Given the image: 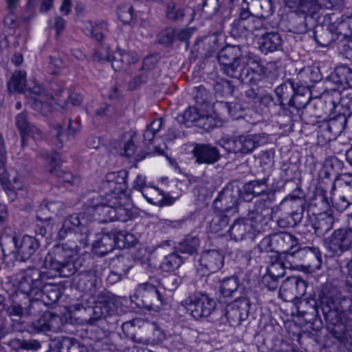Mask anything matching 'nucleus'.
Masks as SVG:
<instances>
[{
    "label": "nucleus",
    "instance_id": "25",
    "mask_svg": "<svg viewBox=\"0 0 352 352\" xmlns=\"http://www.w3.org/2000/svg\"><path fill=\"white\" fill-rule=\"evenodd\" d=\"M55 135L58 142L56 143L58 147H62L63 142H65L74 138L75 135L80 130V121L69 120L67 130L60 124L54 126Z\"/></svg>",
    "mask_w": 352,
    "mask_h": 352
},
{
    "label": "nucleus",
    "instance_id": "30",
    "mask_svg": "<svg viewBox=\"0 0 352 352\" xmlns=\"http://www.w3.org/2000/svg\"><path fill=\"white\" fill-rule=\"evenodd\" d=\"M114 240L113 232L103 234L100 239L95 241L92 244L94 252L100 256H103L111 252L116 248Z\"/></svg>",
    "mask_w": 352,
    "mask_h": 352
},
{
    "label": "nucleus",
    "instance_id": "14",
    "mask_svg": "<svg viewBox=\"0 0 352 352\" xmlns=\"http://www.w3.org/2000/svg\"><path fill=\"white\" fill-rule=\"evenodd\" d=\"M138 292L141 298V302L138 303V306L142 308L157 311L163 304L162 295L152 284L145 283L140 285Z\"/></svg>",
    "mask_w": 352,
    "mask_h": 352
},
{
    "label": "nucleus",
    "instance_id": "17",
    "mask_svg": "<svg viewBox=\"0 0 352 352\" xmlns=\"http://www.w3.org/2000/svg\"><path fill=\"white\" fill-rule=\"evenodd\" d=\"M307 283L298 276L287 278L280 287V295L286 301L300 298L306 293Z\"/></svg>",
    "mask_w": 352,
    "mask_h": 352
},
{
    "label": "nucleus",
    "instance_id": "13",
    "mask_svg": "<svg viewBox=\"0 0 352 352\" xmlns=\"http://www.w3.org/2000/svg\"><path fill=\"white\" fill-rule=\"evenodd\" d=\"M250 302L245 297L236 298L226 307V316L230 325L236 327L245 320L250 311Z\"/></svg>",
    "mask_w": 352,
    "mask_h": 352
},
{
    "label": "nucleus",
    "instance_id": "7",
    "mask_svg": "<svg viewBox=\"0 0 352 352\" xmlns=\"http://www.w3.org/2000/svg\"><path fill=\"white\" fill-rule=\"evenodd\" d=\"M221 146L228 152L245 155L267 142L265 133H243L221 140Z\"/></svg>",
    "mask_w": 352,
    "mask_h": 352
},
{
    "label": "nucleus",
    "instance_id": "34",
    "mask_svg": "<svg viewBox=\"0 0 352 352\" xmlns=\"http://www.w3.org/2000/svg\"><path fill=\"white\" fill-rule=\"evenodd\" d=\"M254 224H248L245 221H234L229 226L228 232L232 239L235 241L242 240L245 233L250 232L251 229H254L258 226H261L259 223L261 221H254Z\"/></svg>",
    "mask_w": 352,
    "mask_h": 352
},
{
    "label": "nucleus",
    "instance_id": "48",
    "mask_svg": "<svg viewBox=\"0 0 352 352\" xmlns=\"http://www.w3.org/2000/svg\"><path fill=\"white\" fill-rule=\"evenodd\" d=\"M217 105H218L224 113H227L232 119L236 120L243 117L244 109L239 103L219 102L217 103Z\"/></svg>",
    "mask_w": 352,
    "mask_h": 352
},
{
    "label": "nucleus",
    "instance_id": "31",
    "mask_svg": "<svg viewBox=\"0 0 352 352\" xmlns=\"http://www.w3.org/2000/svg\"><path fill=\"white\" fill-rule=\"evenodd\" d=\"M267 179H256L246 183L243 186V198L246 201H251L252 198H249L250 195L259 196L265 194L267 191Z\"/></svg>",
    "mask_w": 352,
    "mask_h": 352
},
{
    "label": "nucleus",
    "instance_id": "9",
    "mask_svg": "<svg viewBox=\"0 0 352 352\" xmlns=\"http://www.w3.org/2000/svg\"><path fill=\"white\" fill-rule=\"evenodd\" d=\"M352 27V18L349 21L340 20L330 23L327 28L316 25L314 30V38L318 45L327 47L333 43L343 41Z\"/></svg>",
    "mask_w": 352,
    "mask_h": 352
},
{
    "label": "nucleus",
    "instance_id": "41",
    "mask_svg": "<svg viewBox=\"0 0 352 352\" xmlns=\"http://www.w3.org/2000/svg\"><path fill=\"white\" fill-rule=\"evenodd\" d=\"M337 158H333L329 161L326 162L325 165L320 170L318 173L319 181L320 184H326L325 179H329L331 185L333 183L336 184V182H339L337 174L333 170V162H338Z\"/></svg>",
    "mask_w": 352,
    "mask_h": 352
},
{
    "label": "nucleus",
    "instance_id": "5",
    "mask_svg": "<svg viewBox=\"0 0 352 352\" xmlns=\"http://www.w3.org/2000/svg\"><path fill=\"white\" fill-rule=\"evenodd\" d=\"M305 193L300 188L294 189L292 194L286 197L278 206L272 208H264V204L262 199L255 202L254 208L252 211L257 214H262L266 212L267 214H271V219L278 218V220H284L286 217L276 216V213L281 210L283 208L290 207L292 208H296L288 212L287 214L292 218V220H302L303 219V212L305 210Z\"/></svg>",
    "mask_w": 352,
    "mask_h": 352
},
{
    "label": "nucleus",
    "instance_id": "45",
    "mask_svg": "<svg viewBox=\"0 0 352 352\" xmlns=\"http://www.w3.org/2000/svg\"><path fill=\"white\" fill-rule=\"evenodd\" d=\"M336 190V186L333 183L332 186H331L330 201L335 208L338 210L342 211L347 208L349 206L352 204V201H349V199L340 192H338V195H336L334 192Z\"/></svg>",
    "mask_w": 352,
    "mask_h": 352
},
{
    "label": "nucleus",
    "instance_id": "40",
    "mask_svg": "<svg viewBox=\"0 0 352 352\" xmlns=\"http://www.w3.org/2000/svg\"><path fill=\"white\" fill-rule=\"evenodd\" d=\"M69 232H74L80 234L82 236H87L89 234V229L85 225H82L80 221H76V223L73 221H64L63 226L59 230V236L65 237Z\"/></svg>",
    "mask_w": 352,
    "mask_h": 352
},
{
    "label": "nucleus",
    "instance_id": "6",
    "mask_svg": "<svg viewBox=\"0 0 352 352\" xmlns=\"http://www.w3.org/2000/svg\"><path fill=\"white\" fill-rule=\"evenodd\" d=\"M2 252L5 258L8 254H13L16 259L26 261L29 259L38 249V241L29 235L19 239L16 234L12 236L4 234L0 239Z\"/></svg>",
    "mask_w": 352,
    "mask_h": 352
},
{
    "label": "nucleus",
    "instance_id": "64",
    "mask_svg": "<svg viewBox=\"0 0 352 352\" xmlns=\"http://www.w3.org/2000/svg\"><path fill=\"white\" fill-rule=\"evenodd\" d=\"M349 32H350L349 31ZM349 34V33H348ZM340 45V49L342 53L345 56L346 58H352V38L349 37V34L346 36V38L343 41H340V43H338Z\"/></svg>",
    "mask_w": 352,
    "mask_h": 352
},
{
    "label": "nucleus",
    "instance_id": "15",
    "mask_svg": "<svg viewBox=\"0 0 352 352\" xmlns=\"http://www.w3.org/2000/svg\"><path fill=\"white\" fill-rule=\"evenodd\" d=\"M45 275L39 270L34 267H28L23 270V277L19 282V287L22 292L28 296H35L43 285V279Z\"/></svg>",
    "mask_w": 352,
    "mask_h": 352
},
{
    "label": "nucleus",
    "instance_id": "62",
    "mask_svg": "<svg viewBox=\"0 0 352 352\" xmlns=\"http://www.w3.org/2000/svg\"><path fill=\"white\" fill-rule=\"evenodd\" d=\"M285 265L283 261L276 260L272 262L267 267V274L272 276V278L276 277L278 278L283 277L285 273Z\"/></svg>",
    "mask_w": 352,
    "mask_h": 352
},
{
    "label": "nucleus",
    "instance_id": "24",
    "mask_svg": "<svg viewBox=\"0 0 352 352\" xmlns=\"http://www.w3.org/2000/svg\"><path fill=\"white\" fill-rule=\"evenodd\" d=\"M224 256L216 250H206L199 259L200 265L213 273L220 270L223 265Z\"/></svg>",
    "mask_w": 352,
    "mask_h": 352
},
{
    "label": "nucleus",
    "instance_id": "54",
    "mask_svg": "<svg viewBox=\"0 0 352 352\" xmlns=\"http://www.w3.org/2000/svg\"><path fill=\"white\" fill-rule=\"evenodd\" d=\"M166 15L169 20L176 21L182 19L185 13L184 8L175 2L170 1L166 5Z\"/></svg>",
    "mask_w": 352,
    "mask_h": 352
},
{
    "label": "nucleus",
    "instance_id": "23",
    "mask_svg": "<svg viewBox=\"0 0 352 352\" xmlns=\"http://www.w3.org/2000/svg\"><path fill=\"white\" fill-rule=\"evenodd\" d=\"M297 85H298V82H296L294 79L289 78L275 89L276 96L283 110L285 111L286 106H289V100L293 98Z\"/></svg>",
    "mask_w": 352,
    "mask_h": 352
},
{
    "label": "nucleus",
    "instance_id": "47",
    "mask_svg": "<svg viewBox=\"0 0 352 352\" xmlns=\"http://www.w3.org/2000/svg\"><path fill=\"white\" fill-rule=\"evenodd\" d=\"M182 257L177 252H172L166 256L161 263V268L165 272L177 269L182 263Z\"/></svg>",
    "mask_w": 352,
    "mask_h": 352
},
{
    "label": "nucleus",
    "instance_id": "57",
    "mask_svg": "<svg viewBox=\"0 0 352 352\" xmlns=\"http://www.w3.org/2000/svg\"><path fill=\"white\" fill-rule=\"evenodd\" d=\"M0 181L3 188L9 190H21L22 188V183L21 177L16 175L11 180L8 179L6 171L3 175H0Z\"/></svg>",
    "mask_w": 352,
    "mask_h": 352
},
{
    "label": "nucleus",
    "instance_id": "46",
    "mask_svg": "<svg viewBox=\"0 0 352 352\" xmlns=\"http://www.w3.org/2000/svg\"><path fill=\"white\" fill-rule=\"evenodd\" d=\"M301 77L305 78V82L309 88V83H316L322 80V74L320 69L317 67H308L303 68L299 73Z\"/></svg>",
    "mask_w": 352,
    "mask_h": 352
},
{
    "label": "nucleus",
    "instance_id": "35",
    "mask_svg": "<svg viewBox=\"0 0 352 352\" xmlns=\"http://www.w3.org/2000/svg\"><path fill=\"white\" fill-rule=\"evenodd\" d=\"M109 32V25L106 21H98L94 23L89 22L85 28V34L98 42H102Z\"/></svg>",
    "mask_w": 352,
    "mask_h": 352
},
{
    "label": "nucleus",
    "instance_id": "8",
    "mask_svg": "<svg viewBox=\"0 0 352 352\" xmlns=\"http://www.w3.org/2000/svg\"><path fill=\"white\" fill-rule=\"evenodd\" d=\"M240 192L239 187L228 185L219 192L214 200V212L222 220L230 218H234V220H243L239 217H235V214L238 212Z\"/></svg>",
    "mask_w": 352,
    "mask_h": 352
},
{
    "label": "nucleus",
    "instance_id": "36",
    "mask_svg": "<svg viewBox=\"0 0 352 352\" xmlns=\"http://www.w3.org/2000/svg\"><path fill=\"white\" fill-rule=\"evenodd\" d=\"M26 73L23 70H15L8 82L10 91L23 93L26 89Z\"/></svg>",
    "mask_w": 352,
    "mask_h": 352
},
{
    "label": "nucleus",
    "instance_id": "12",
    "mask_svg": "<svg viewBox=\"0 0 352 352\" xmlns=\"http://www.w3.org/2000/svg\"><path fill=\"white\" fill-rule=\"evenodd\" d=\"M181 305L190 311L192 317L199 319L210 316L216 307V302L208 296L201 294L183 300Z\"/></svg>",
    "mask_w": 352,
    "mask_h": 352
},
{
    "label": "nucleus",
    "instance_id": "53",
    "mask_svg": "<svg viewBox=\"0 0 352 352\" xmlns=\"http://www.w3.org/2000/svg\"><path fill=\"white\" fill-rule=\"evenodd\" d=\"M239 287L238 280L236 277H230L224 279L220 285V292L225 297H229L236 292Z\"/></svg>",
    "mask_w": 352,
    "mask_h": 352
},
{
    "label": "nucleus",
    "instance_id": "52",
    "mask_svg": "<svg viewBox=\"0 0 352 352\" xmlns=\"http://www.w3.org/2000/svg\"><path fill=\"white\" fill-rule=\"evenodd\" d=\"M219 39L217 34H212L206 37L201 41L198 45H202L204 47L206 52L205 56H210L213 52L219 49L220 44L219 43Z\"/></svg>",
    "mask_w": 352,
    "mask_h": 352
},
{
    "label": "nucleus",
    "instance_id": "18",
    "mask_svg": "<svg viewBox=\"0 0 352 352\" xmlns=\"http://www.w3.org/2000/svg\"><path fill=\"white\" fill-rule=\"evenodd\" d=\"M332 254L349 250L352 254V230L338 229L334 231L327 245Z\"/></svg>",
    "mask_w": 352,
    "mask_h": 352
},
{
    "label": "nucleus",
    "instance_id": "3",
    "mask_svg": "<svg viewBox=\"0 0 352 352\" xmlns=\"http://www.w3.org/2000/svg\"><path fill=\"white\" fill-rule=\"evenodd\" d=\"M276 241H283L286 244L285 250L282 253L285 254V259L292 267L320 268L322 256L316 248L305 247L294 250L296 239L287 232H280L274 235Z\"/></svg>",
    "mask_w": 352,
    "mask_h": 352
},
{
    "label": "nucleus",
    "instance_id": "55",
    "mask_svg": "<svg viewBox=\"0 0 352 352\" xmlns=\"http://www.w3.org/2000/svg\"><path fill=\"white\" fill-rule=\"evenodd\" d=\"M30 296L31 298L29 300V305L24 308L25 314L28 316H38L42 312L45 304L40 298H35L32 296Z\"/></svg>",
    "mask_w": 352,
    "mask_h": 352
},
{
    "label": "nucleus",
    "instance_id": "26",
    "mask_svg": "<svg viewBox=\"0 0 352 352\" xmlns=\"http://www.w3.org/2000/svg\"><path fill=\"white\" fill-rule=\"evenodd\" d=\"M140 321L139 320H133L125 322L122 324V329L125 336L130 338L133 342L143 344L154 343V340L143 336V329H140L137 324Z\"/></svg>",
    "mask_w": 352,
    "mask_h": 352
},
{
    "label": "nucleus",
    "instance_id": "28",
    "mask_svg": "<svg viewBox=\"0 0 352 352\" xmlns=\"http://www.w3.org/2000/svg\"><path fill=\"white\" fill-rule=\"evenodd\" d=\"M138 60L137 55L131 52H126L120 48L112 54L111 66L115 71L124 69L129 65L135 63Z\"/></svg>",
    "mask_w": 352,
    "mask_h": 352
},
{
    "label": "nucleus",
    "instance_id": "44",
    "mask_svg": "<svg viewBox=\"0 0 352 352\" xmlns=\"http://www.w3.org/2000/svg\"><path fill=\"white\" fill-rule=\"evenodd\" d=\"M193 98L197 105L201 107L212 103V94L204 85H199L194 88Z\"/></svg>",
    "mask_w": 352,
    "mask_h": 352
},
{
    "label": "nucleus",
    "instance_id": "58",
    "mask_svg": "<svg viewBox=\"0 0 352 352\" xmlns=\"http://www.w3.org/2000/svg\"><path fill=\"white\" fill-rule=\"evenodd\" d=\"M199 120L197 127L205 131H210L217 125L215 118L212 116L206 113L204 110H202Z\"/></svg>",
    "mask_w": 352,
    "mask_h": 352
},
{
    "label": "nucleus",
    "instance_id": "42",
    "mask_svg": "<svg viewBox=\"0 0 352 352\" xmlns=\"http://www.w3.org/2000/svg\"><path fill=\"white\" fill-rule=\"evenodd\" d=\"M32 124L30 116L26 111H23L15 116V126L20 132L22 146L25 144V135L27 133V129L30 127Z\"/></svg>",
    "mask_w": 352,
    "mask_h": 352
},
{
    "label": "nucleus",
    "instance_id": "39",
    "mask_svg": "<svg viewBox=\"0 0 352 352\" xmlns=\"http://www.w3.org/2000/svg\"><path fill=\"white\" fill-rule=\"evenodd\" d=\"M199 242V239L196 236H186L182 241L178 243L177 249L182 254L192 255L197 252Z\"/></svg>",
    "mask_w": 352,
    "mask_h": 352
},
{
    "label": "nucleus",
    "instance_id": "49",
    "mask_svg": "<svg viewBox=\"0 0 352 352\" xmlns=\"http://www.w3.org/2000/svg\"><path fill=\"white\" fill-rule=\"evenodd\" d=\"M245 96L249 102L254 104H261L264 102H271L272 95L264 94L259 92L258 88L250 87L245 91Z\"/></svg>",
    "mask_w": 352,
    "mask_h": 352
},
{
    "label": "nucleus",
    "instance_id": "27",
    "mask_svg": "<svg viewBox=\"0 0 352 352\" xmlns=\"http://www.w3.org/2000/svg\"><path fill=\"white\" fill-rule=\"evenodd\" d=\"M97 282L96 272L89 271L80 277L76 283V288L85 294L82 296L83 298L87 296L95 298L98 294L96 292Z\"/></svg>",
    "mask_w": 352,
    "mask_h": 352
},
{
    "label": "nucleus",
    "instance_id": "2",
    "mask_svg": "<svg viewBox=\"0 0 352 352\" xmlns=\"http://www.w3.org/2000/svg\"><path fill=\"white\" fill-rule=\"evenodd\" d=\"M320 308L327 322L336 325L344 319L352 329V300L334 287L324 286L319 295Z\"/></svg>",
    "mask_w": 352,
    "mask_h": 352
},
{
    "label": "nucleus",
    "instance_id": "38",
    "mask_svg": "<svg viewBox=\"0 0 352 352\" xmlns=\"http://www.w3.org/2000/svg\"><path fill=\"white\" fill-rule=\"evenodd\" d=\"M115 238V245L119 249L133 247L137 243L135 236L124 231L113 232Z\"/></svg>",
    "mask_w": 352,
    "mask_h": 352
},
{
    "label": "nucleus",
    "instance_id": "11",
    "mask_svg": "<svg viewBox=\"0 0 352 352\" xmlns=\"http://www.w3.org/2000/svg\"><path fill=\"white\" fill-rule=\"evenodd\" d=\"M62 91L63 89L61 88L55 94H52L36 84L32 87L26 88L24 93L30 96L29 102L32 109L43 116H47L51 111L52 104L60 101Z\"/></svg>",
    "mask_w": 352,
    "mask_h": 352
},
{
    "label": "nucleus",
    "instance_id": "22",
    "mask_svg": "<svg viewBox=\"0 0 352 352\" xmlns=\"http://www.w3.org/2000/svg\"><path fill=\"white\" fill-rule=\"evenodd\" d=\"M61 318L50 311L45 312L42 316L32 322L31 327L35 332L57 331L60 329Z\"/></svg>",
    "mask_w": 352,
    "mask_h": 352
},
{
    "label": "nucleus",
    "instance_id": "10",
    "mask_svg": "<svg viewBox=\"0 0 352 352\" xmlns=\"http://www.w3.org/2000/svg\"><path fill=\"white\" fill-rule=\"evenodd\" d=\"M94 305L91 307L87 305V302L84 304L83 302L76 303L74 305L76 310L80 311L84 309L88 311L90 315L89 320L92 322H96L100 319L104 318L108 316L111 315L115 311L114 300L111 293L106 291L99 292L93 298Z\"/></svg>",
    "mask_w": 352,
    "mask_h": 352
},
{
    "label": "nucleus",
    "instance_id": "4",
    "mask_svg": "<svg viewBox=\"0 0 352 352\" xmlns=\"http://www.w3.org/2000/svg\"><path fill=\"white\" fill-rule=\"evenodd\" d=\"M75 252L67 244L55 245L45 257L43 267L58 272L61 277H70L76 272L74 265Z\"/></svg>",
    "mask_w": 352,
    "mask_h": 352
},
{
    "label": "nucleus",
    "instance_id": "21",
    "mask_svg": "<svg viewBox=\"0 0 352 352\" xmlns=\"http://www.w3.org/2000/svg\"><path fill=\"white\" fill-rule=\"evenodd\" d=\"M283 43L281 34L273 31L261 33L258 41V48L264 54L282 50Z\"/></svg>",
    "mask_w": 352,
    "mask_h": 352
},
{
    "label": "nucleus",
    "instance_id": "59",
    "mask_svg": "<svg viewBox=\"0 0 352 352\" xmlns=\"http://www.w3.org/2000/svg\"><path fill=\"white\" fill-rule=\"evenodd\" d=\"M230 34L233 37H241L247 36V21L234 19L231 24Z\"/></svg>",
    "mask_w": 352,
    "mask_h": 352
},
{
    "label": "nucleus",
    "instance_id": "43",
    "mask_svg": "<svg viewBox=\"0 0 352 352\" xmlns=\"http://www.w3.org/2000/svg\"><path fill=\"white\" fill-rule=\"evenodd\" d=\"M201 111L202 110L199 109L197 107H190L184 112L182 116L179 117V122L187 126L191 125L197 126V121L199 120Z\"/></svg>",
    "mask_w": 352,
    "mask_h": 352
},
{
    "label": "nucleus",
    "instance_id": "50",
    "mask_svg": "<svg viewBox=\"0 0 352 352\" xmlns=\"http://www.w3.org/2000/svg\"><path fill=\"white\" fill-rule=\"evenodd\" d=\"M50 173L55 175L63 182L69 184L70 186H78L81 179L78 175H73L72 173L63 170V169H50Z\"/></svg>",
    "mask_w": 352,
    "mask_h": 352
},
{
    "label": "nucleus",
    "instance_id": "20",
    "mask_svg": "<svg viewBox=\"0 0 352 352\" xmlns=\"http://www.w3.org/2000/svg\"><path fill=\"white\" fill-rule=\"evenodd\" d=\"M294 3L305 14V19L309 16L318 18L320 8L330 9L337 3V0H294Z\"/></svg>",
    "mask_w": 352,
    "mask_h": 352
},
{
    "label": "nucleus",
    "instance_id": "61",
    "mask_svg": "<svg viewBox=\"0 0 352 352\" xmlns=\"http://www.w3.org/2000/svg\"><path fill=\"white\" fill-rule=\"evenodd\" d=\"M214 89L217 94L222 97H226L233 94L234 86L230 80H224L217 82L214 85Z\"/></svg>",
    "mask_w": 352,
    "mask_h": 352
},
{
    "label": "nucleus",
    "instance_id": "60",
    "mask_svg": "<svg viewBox=\"0 0 352 352\" xmlns=\"http://www.w3.org/2000/svg\"><path fill=\"white\" fill-rule=\"evenodd\" d=\"M133 12V8L131 5L126 4L121 6L118 10V18L124 23L129 24L135 18V14Z\"/></svg>",
    "mask_w": 352,
    "mask_h": 352
},
{
    "label": "nucleus",
    "instance_id": "1",
    "mask_svg": "<svg viewBox=\"0 0 352 352\" xmlns=\"http://www.w3.org/2000/svg\"><path fill=\"white\" fill-rule=\"evenodd\" d=\"M217 58L223 74L243 83L256 84L263 73L260 58L244 54L240 45H226L219 52Z\"/></svg>",
    "mask_w": 352,
    "mask_h": 352
},
{
    "label": "nucleus",
    "instance_id": "51",
    "mask_svg": "<svg viewBox=\"0 0 352 352\" xmlns=\"http://www.w3.org/2000/svg\"><path fill=\"white\" fill-rule=\"evenodd\" d=\"M175 38L176 30L170 27L164 28L156 36L157 43L165 47L171 46Z\"/></svg>",
    "mask_w": 352,
    "mask_h": 352
},
{
    "label": "nucleus",
    "instance_id": "32",
    "mask_svg": "<svg viewBox=\"0 0 352 352\" xmlns=\"http://www.w3.org/2000/svg\"><path fill=\"white\" fill-rule=\"evenodd\" d=\"M347 119L344 114L339 113L331 118L327 121L324 128L331 135V136L329 137V139H336L339 136L345 129Z\"/></svg>",
    "mask_w": 352,
    "mask_h": 352
},
{
    "label": "nucleus",
    "instance_id": "37",
    "mask_svg": "<svg viewBox=\"0 0 352 352\" xmlns=\"http://www.w3.org/2000/svg\"><path fill=\"white\" fill-rule=\"evenodd\" d=\"M128 174V171L123 169L117 172L109 173L105 177L106 182L109 184H113L118 186V187H115V190L119 192L123 191L126 188Z\"/></svg>",
    "mask_w": 352,
    "mask_h": 352
},
{
    "label": "nucleus",
    "instance_id": "63",
    "mask_svg": "<svg viewBox=\"0 0 352 352\" xmlns=\"http://www.w3.org/2000/svg\"><path fill=\"white\" fill-rule=\"evenodd\" d=\"M151 74L146 72H144L140 69V73L138 75L134 76L129 82V87L130 89L134 90L138 88L142 84L146 83Z\"/></svg>",
    "mask_w": 352,
    "mask_h": 352
},
{
    "label": "nucleus",
    "instance_id": "16",
    "mask_svg": "<svg viewBox=\"0 0 352 352\" xmlns=\"http://www.w3.org/2000/svg\"><path fill=\"white\" fill-rule=\"evenodd\" d=\"M192 154L199 164L212 165L221 158L219 149L210 143H195Z\"/></svg>",
    "mask_w": 352,
    "mask_h": 352
},
{
    "label": "nucleus",
    "instance_id": "33",
    "mask_svg": "<svg viewBox=\"0 0 352 352\" xmlns=\"http://www.w3.org/2000/svg\"><path fill=\"white\" fill-rule=\"evenodd\" d=\"M35 298H40L44 304H52L56 302L60 297L59 287L57 285L45 284L37 293H35Z\"/></svg>",
    "mask_w": 352,
    "mask_h": 352
},
{
    "label": "nucleus",
    "instance_id": "29",
    "mask_svg": "<svg viewBox=\"0 0 352 352\" xmlns=\"http://www.w3.org/2000/svg\"><path fill=\"white\" fill-rule=\"evenodd\" d=\"M293 98L289 100V107H294L296 111L305 108L310 102L311 91L308 86L302 84L297 85Z\"/></svg>",
    "mask_w": 352,
    "mask_h": 352
},
{
    "label": "nucleus",
    "instance_id": "56",
    "mask_svg": "<svg viewBox=\"0 0 352 352\" xmlns=\"http://www.w3.org/2000/svg\"><path fill=\"white\" fill-rule=\"evenodd\" d=\"M220 8L219 0H202L201 11L206 18H211Z\"/></svg>",
    "mask_w": 352,
    "mask_h": 352
},
{
    "label": "nucleus",
    "instance_id": "19",
    "mask_svg": "<svg viewBox=\"0 0 352 352\" xmlns=\"http://www.w3.org/2000/svg\"><path fill=\"white\" fill-rule=\"evenodd\" d=\"M328 81L335 85L334 90L352 88V68L346 65L337 66L329 76Z\"/></svg>",
    "mask_w": 352,
    "mask_h": 352
}]
</instances>
